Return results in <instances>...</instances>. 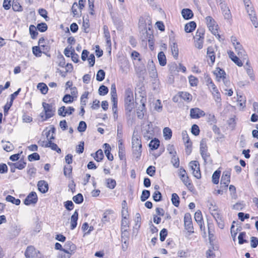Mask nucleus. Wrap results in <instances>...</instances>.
I'll list each match as a JSON object with an SVG mask.
<instances>
[{"mask_svg":"<svg viewBox=\"0 0 258 258\" xmlns=\"http://www.w3.org/2000/svg\"><path fill=\"white\" fill-rule=\"evenodd\" d=\"M12 232L14 236H16L19 235L20 232L21 228L19 226L15 225L12 228Z\"/></svg>","mask_w":258,"mask_h":258,"instance_id":"61","label":"nucleus"},{"mask_svg":"<svg viewBox=\"0 0 258 258\" xmlns=\"http://www.w3.org/2000/svg\"><path fill=\"white\" fill-rule=\"evenodd\" d=\"M32 51L34 55H35L36 56H41L42 51L39 46H33L32 48Z\"/></svg>","mask_w":258,"mask_h":258,"instance_id":"54","label":"nucleus"},{"mask_svg":"<svg viewBox=\"0 0 258 258\" xmlns=\"http://www.w3.org/2000/svg\"><path fill=\"white\" fill-rule=\"evenodd\" d=\"M245 235H246V234H245V232H242L239 233L238 237L239 244H242L243 243L247 242V241L246 240L244 239V238L245 237Z\"/></svg>","mask_w":258,"mask_h":258,"instance_id":"60","label":"nucleus"},{"mask_svg":"<svg viewBox=\"0 0 258 258\" xmlns=\"http://www.w3.org/2000/svg\"><path fill=\"white\" fill-rule=\"evenodd\" d=\"M29 32L31 38L33 39H35L38 34L36 31L35 26L33 25H30L29 27Z\"/></svg>","mask_w":258,"mask_h":258,"instance_id":"36","label":"nucleus"},{"mask_svg":"<svg viewBox=\"0 0 258 258\" xmlns=\"http://www.w3.org/2000/svg\"><path fill=\"white\" fill-rule=\"evenodd\" d=\"M195 219L198 225L200 226L201 229H202L203 224V219L202 213L200 211H197L195 214Z\"/></svg>","mask_w":258,"mask_h":258,"instance_id":"20","label":"nucleus"},{"mask_svg":"<svg viewBox=\"0 0 258 258\" xmlns=\"http://www.w3.org/2000/svg\"><path fill=\"white\" fill-rule=\"evenodd\" d=\"M214 74L218 78L222 79H226V73L225 71L220 68H217L216 69L215 71H214Z\"/></svg>","mask_w":258,"mask_h":258,"instance_id":"27","label":"nucleus"},{"mask_svg":"<svg viewBox=\"0 0 258 258\" xmlns=\"http://www.w3.org/2000/svg\"><path fill=\"white\" fill-rule=\"evenodd\" d=\"M63 249H67L69 250L71 253L73 254L76 249V246L72 242L68 241L64 245V248Z\"/></svg>","mask_w":258,"mask_h":258,"instance_id":"32","label":"nucleus"},{"mask_svg":"<svg viewBox=\"0 0 258 258\" xmlns=\"http://www.w3.org/2000/svg\"><path fill=\"white\" fill-rule=\"evenodd\" d=\"M129 234L127 231H121V241L124 244H126L128 242Z\"/></svg>","mask_w":258,"mask_h":258,"instance_id":"38","label":"nucleus"},{"mask_svg":"<svg viewBox=\"0 0 258 258\" xmlns=\"http://www.w3.org/2000/svg\"><path fill=\"white\" fill-rule=\"evenodd\" d=\"M42 105L43 111L40 114L39 117L41 118V121H43L54 115L55 108L52 104L46 102H43Z\"/></svg>","mask_w":258,"mask_h":258,"instance_id":"1","label":"nucleus"},{"mask_svg":"<svg viewBox=\"0 0 258 258\" xmlns=\"http://www.w3.org/2000/svg\"><path fill=\"white\" fill-rule=\"evenodd\" d=\"M78 219V211L76 210L71 218V229L72 230L74 229L76 227Z\"/></svg>","mask_w":258,"mask_h":258,"instance_id":"19","label":"nucleus"},{"mask_svg":"<svg viewBox=\"0 0 258 258\" xmlns=\"http://www.w3.org/2000/svg\"><path fill=\"white\" fill-rule=\"evenodd\" d=\"M147 68L150 77L156 78L157 76V72L153 60L149 61Z\"/></svg>","mask_w":258,"mask_h":258,"instance_id":"13","label":"nucleus"},{"mask_svg":"<svg viewBox=\"0 0 258 258\" xmlns=\"http://www.w3.org/2000/svg\"><path fill=\"white\" fill-rule=\"evenodd\" d=\"M159 144L160 142L158 139H154L150 142L149 147L152 150H156L159 147Z\"/></svg>","mask_w":258,"mask_h":258,"instance_id":"35","label":"nucleus"},{"mask_svg":"<svg viewBox=\"0 0 258 258\" xmlns=\"http://www.w3.org/2000/svg\"><path fill=\"white\" fill-rule=\"evenodd\" d=\"M6 200L7 202H11V203H12L14 204H15L16 205H17V206L19 205L21 203V201L19 199H16L14 197L10 196V195H8V196H7V197L6 198Z\"/></svg>","mask_w":258,"mask_h":258,"instance_id":"34","label":"nucleus"},{"mask_svg":"<svg viewBox=\"0 0 258 258\" xmlns=\"http://www.w3.org/2000/svg\"><path fill=\"white\" fill-rule=\"evenodd\" d=\"M179 176L184 184L189 189L193 188V185L190 182L188 176H187L185 170L182 167L180 168L179 172Z\"/></svg>","mask_w":258,"mask_h":258,"instance_id":"3","label":"nucleus"},{"mask_svg":"<svg viewBox=\"0 0 258 258\" xmlns=\"http://www.w3.org/2000/svg\"><path fill=\"white\" fill-rule=\"evenodd\" d=\"M171 201L172 204L176 207H178L179 204V198L178 196L175 194H172V198H171Z\"/></svg>","mask_w":258,"mask_h":258,"instance_id":"37","label":"nucleus"},{"mask_svg":"<svg viewBox=\"0 0 258 258\" xmlns=\"http://www.w3.org/2000/svg\"><path fill=\"white\" fill-rule=\"evenodd\" d=\"M181 14L184 19L188 20L194 16L192 11L189 9H183L181 11Z\"/></svg>","mask_w":258,"mask_h":258,"instance_id":"21","label":"nucleus"},{"mask_svg":"<svg viewBox=\"0 0 258 258\" xmlns=\"http://www.w3.org/2000/svg\"><path fill=\"white\" fill-rule=\"evenodd\" d=\"M180 96L185 101H190L192 100V96L186 92H182L180 93Z\"/></svg>","mask_w":258,"mask_h":258,"instance_id":"43","label":"nucleus"},{"mask_svg":"<svg viewBox=\"0 0 258 258\" xmlns=\"http://www.w3.org/2000/svg\"><path fill=\"white\" fill-rule=\"evenodd\" d=\"M72 171V167L71 165L64 166L63 168V174L66 176L70 175Z\"/></svg>","mask_w":258,"mask_h":258,"instance_id":"63","label":"nucleus"},{"mask_svg":"<svg viewBox=\"0 0 258 258\" xmlns=\"http://www.w3.org/2000/svg\"><path fill=\"white\" fill-rule=\"evenodd\" d=\"M107 187L113 189L116 184V181L112 178H108L106 180Z\"/></svg>","mask_w":258,"mask_h":258,"instance_id":"44","label":"nucleus"},{"mask_svg":"<svg viewBox=\"0 0 258 258\" xmlns=\"http://www.w3.org/2000/svg\"><path fill=\"white\" fill-rule=\"evenodd\" d=\"M121 231H127L128 228L129 227V221L127 217H124V218L122 219L121 220Z\"/></svg>","mask_w":258,"mask_h":258,"instance_id":"31","label":"nucleus"},{"mask_svg":"<svg viewBox=\"0 0 258 258\" xmlns=\"http://www.w3.org/2000/svg\"><path fill=\"white\" fill-rule=\"evenodd\" d=\"M124 103H134L133 92L130 88H127L125 91Z\"/></svg>","mask_w":258,"mask_h":258,"instance_id":"14","label":"nucleus"},{"mask_svg":"<svg viewBox=\"0 0 258 258\" xmlns=\"http://www.w3.org/2000/svg\"><path fill=\"white\" fill-rule=\"evenodd\" d=\"M215 218L217 221L218 227L220 229H223L224 227V224L221 219V217L219 214L217 215V217H215Z\"/></svg>","mask_w":258,"mask_h":258,"instance_id":"58","label":"nucleus"},{"mask_svg":"<svg viewBox=\"0 0 258 258\" xmlns=\"http://www.w3.org/2000/svg\"><path fill=\"white\" fill-rule=\"evenodd\" d=\"M104 37L106 40V43L108 45H111V39L110 33L107 26H103Z\"/></svg>","mask_w":258,"mask_h":258,"instance_id":"30","label":"nucleus"},{"mask_svg":"<svg viewBox=\"0 0 258 258\" xmlns=\"http://www.w3.org/2000/svg\"><path fill=\"white\" fill-rule=\"evenodd\" d=\"M250 245L252 248H255L258 245V238L255 237L250 238Z\"/></svg>","mask_w":258,"mask_h":258,"instance_id":"64","label":"nucleus"},{"mask_svg":"<svg viewBox=\"0 0 258 258\" xmlns=\"http://www.w3.org/2000/svg\"><path fill=\"white\" fill-rule=\"evenodd\" d=\"M187 141L185 143L186 146L185 152L187 155H189L191 152V143L189 141V138L188 136L186 137Z\"/></svg>","mask_w":258,"mask_h":258,"instance_id":"39","label":"nucleus"},{"mask_svg":"<svg viewBox=\"0 0 258 258\" xmlns=\"http://www.w3.org/2000/svg\"><path fill=\"white\" fill-rule=\"evenodd\" d=\"M189 166L193 175L197 179H200L201 177V174L199 162L197 161H191L189 164Z\"/></svg>","mask_w":258,"mask_h":258,"instance_id":"5","label":"nucleus"},{"mask_svg":"<svg viewBox=\"0 0 258 258\" xmlns=\"http://www.w3.org/2000/svg\"><path fill=\"white\" fill-rule=\"evenodd\" d=\"M105 73L103 70H99L96 75V80L98 81H102L104 79Z\"/></svg>","mask_w":258,"mask_h":258,"instance_id":"47","label":"nucleus"},{"mask_svg":"<svg viewBox=\"0 0 258 258\" xmlns=\"http://www.w3.org/2000/svg\"><path fill=\"white\" fill-rule=\"evenodd\" d=\"M104 157L103 151L101 149L98 150L95 154V156L94 157V159L97 161H101Z\"/></svg>","mask_w":258,"mask_h":258,"instance_id":"42","label":"nucleus"},{"mask_svg":"<svg viewBox=\"0 0 258 258\" xmlns=\"http://www.w3.org/2000/svg\"><path fill=\"white\" fill-rule=\"evenodd\" d=\"M206 23L209 27L210 31L214 35L218 36L220 37V35L217 34L218 33V25L215 21L214 19L211 16H208L206 18Z\"/></svg>","mask_w":258,"mask_h":258,"instance_id":"4","label":"nucleus"},{"mask_svg":"<svg viewBox=\"0 0 258 258\" xmlns=\"http://www.w3.org/2000/svg\"><path fill=\"white\" fill-rule=\"evenodd\" d=\"M62 252L60 253L58 258H70L72 254L71 252L67 249H62Z\"/></svg>","mask_w":258,"mask_h":258,"instance_id":"41","label":"nucleus"},{"mask_svg":"<svg viewBox=\"0 0 258 258\" xmlns=\"http://www.w3.org/2000/svg\"><path fill=\"white\" fill-rule=\"evenodd\" d=\"M26 165V163L25 162L20 160L18 162L14 163L12 165H14L17 169L21 170L25 168Z\"/></svg>","mask_w":258,"mask_h":258,"instance_id":"51","label":"nucleus"},{"mask_svg":"<svg viewBox=\"0 0 258 258\" xmlns=\"http://www.w3.org/2000/svg\"><path fill=\"white\" fill-rule=\"evenodd\" d=\"M220 176V171H216L214 172L212 175V181L214 184L218 183Z\"/></svg>","mask_w":258,"mask_h":258,"instance_id":"48","label":"nucleus"},{"mask_svg":"<svg viewBox=\"0 0 258 258\" xmlns=\"http://www.w3.org/2000/svg\"><path fill=\"white\" fill-rule=\"evenodd\" d=\"M212 94L217 104L221 105V98L219 91H216L215 92L212 93Z\"/></svg>","mask_w":258,"mask_h":258,"instance_id":"40","label":"nucleus"},{"mask_svg":"<svg viewBox=\"0 0 258 258\" xmlns=\"http://www.w3.org/2000/svg\"><path fill=\"white\" fill-rule=\"evenodd\" d=\"M170 48L174 58L177 59L178 56V48L177 43L173 42L172 44L170 45Z\"/></svg>","mask_w":258,"mask_h":258,"instance_id":"25","label":"nucleus"},{"mask_svg":"<svg viewBox=\"0 0 258 258\" xmlns=\"http://www.w3.org/2000/svg\"><path fill=\"white\" fill-rule=\"evenodd\" d=\"M145 100V99L144 98H142L141 100V103H142V105L140 107H139L137 111V116L140 119L143 118L144 114L146 112Z\"/></svg>","mask_w":258,"mask_h":258,"instance_id":"15","label":"nucleus"},{"mask_svg":"<svg viewBox=\"0 0 258 258\" xmlns=\"http://www.w3.org/2000/svg\"><path fill=\"white\" fill-rule=\"evenodd\" d=\"M125 107L126 113H131L135 107L134 103H125Z\"/></svg>","mask_w":258,"mask_h":258,"instance_id":"55","label":"nucleus"},{"mask_svg":"<svg viewBox=\"0 0 258 258\" xmlns=\"http://www.w3.org/2000/svg\"><path fill=\"white\" fill-rule=\"evenodd\" d=\"M132 148L134 154L137 157H140L141 154L142 144L140 137L135 132H134L132 138Z\"/></svg>","mask_w":258,"mask_h":258,"instance_id":"2","label":"nucleus"},{"mask_svg":"<svg viewBox=\"0 0 258 258\" xmlns=\"http://www.w3.org/2000/svg\"><path fill=\"white\" fill-rule=\"evenodd\" d=\"M37 200L38 198L36 193L34 191H32L26 198L24 203L26 205H30L36 203Z\"/></svg>","mask_w":258,"mask_h":258,"instance_id":"9","label":"nucleus"},{"mask_svg":"<svg viewBox=\"0 0 258 258\" xmlns=\"http://www.w3.org/2000/svg\"><path fill=\"white\" fill-rule=\"evenodd\" d=\"M216 49V47H213L212 46H209L207 48V56L209 58H210L212 64H213L215 62V49Z\"/></svg>","mask_w":258,"mask_h":258,"instance_id":"18","label":"nucleus"},{"mask_svg":"<svg viewBox=\"0 0 258 258\" xmlns=\"http://www.w3.org/2000/svg\"><path fill=\"white\" fill-rule=\"evenodd\" d=\"M39 190L42 193H45L48 191V185L44 180H40L37 184Z\"/></svg>","mask_w":258,"mask_h":258,"instance_id":"17","label":"nucleus"},{"mask_svg":"<svg viewBox=\"0 0 258 258\" xmlns=\"http://www.w3.org/2000/svg\"><path fill=\"white\" fill-rule=\"evenodd\" d=\"M204 31L203 29H198L194 37L195 39H204Z\"/></svg>","mask_w":258,"mask_h":258,"instance_id":"62","label":"nucleus"},{"mask_svg":"<svg viewBox=\"0 0 258 258\" xmlns=\"http://www.w3.org/2000/svg\"><path fill=\"white\" fill-rule=\"evenodd\" d=\"M245 5L247 12L248 14V16L252 24L253 25L255 28H257L258 27V22L257 21L256 14L253 10V8L252 7H249L248 4L246 5V4Z\"/></svg>","mask_w":258,"mask_h":258,"instance_id":"6","label":"nucleus"},{"mask_svg":"<svg viewBox=\"0 0 258 258\" xmlns=\"http://www.w3.org/2000/svg\"><path fill=\"white\" fill-rule=\"evenodd\" d=\"M104 147L105 148L104 153L107 158V159L109 161H112L113 160V156L110 153L111 148L109 144L105 143L104 144Z\"/></svg>","mask_w":258,"mask_h":258,"instance_id":"26","label":"nucleus"},{"mask_svg":"<svg viewBox=\"0 0 258 258\" xmlns=\"http://www.w3.org/2000/svg\"><path fill=\"white\" fill-rule=\"evenodd\" d=\"M73 200L76 204H81L83 202V197L81 194H78L73 198Z\"/></svg>","mask_w":258,"mask_h":258,"instance_id":"52","label":"nucleus"},{"mask_svg":"<svg viewBox=\"0 0 258 258\" xmlns=\"http://www.w3.org/2000/svg\"><path fill=\"white\" fill-rule=\"evenodd\" d=\"M111 101L113 103L112 106V110L114 113L117 111V96H111Z\"/></svg>","mask_w":258,"mask_h":258,"instance_id":"53","label":"nucleus"},{"mask_svg":"<svg viewBox=\"0 0 258 258\" xmlns=\"http://www.w3.org/2000/svg\"><path fill=\"white\" fill-rule=\"evenodd\" d=\"M163 135L165 140H167L170 139L172 137L171 130L168 127H165L163 129Z\"/></svg>","mask_w":258,"mask_h":258,"instance_id":"33","label":"nucleus"},{"mask_svg":"<svg viewBox=\"0 0 258 258\" xmlns=\"http://www.w3.org/2000/svg\"><path fill=\"white\" fill-rule=\"evenodd\" d=\"M37 28L39 31L44 32L47 30V26L45 23H41L37 25Z\"/></svg>","mask_w":258,"mask_h":258,"instance_id":"59","label":"nucleus"},{"mask_svg":"<svg viewBox=\"0 0 258 258\" xmlns=\"http://www.w3.org/2000/svg\"><path fill=\"white\" fill-rule=\"evenodd\" d=\"M158 59L160 66H165L166 64V57L163 51L158 53Z\"/></svg>","mask_w":258,"mask_h":258,"instance_id":"24","label":"nucleus"},{"mask_svg":"<svg viewBox=\"0 0 258 258\" xmlns=\"http://www.w3.org/2000/svg\"><path fill=\"white\" fill-rule=\"evenodd\" d=\"M230 181V173L228 171H224L223 173L220 184H224V189H227L229 183Z\"/></svg>","mask_w":258,"mask_h":258,"instance_id":"10","label":"nucleus"},{"mask_svg":"<svg viewBox=\"0 0 258 258\" xmlns=\"http://www.w3.org/2000/svg\"><path fill=\"white\" fill-rule=\"evenodd\" d=\"M205 115V112L199 108H194L190 109V115L192 118H199Z\"/></svg>","mask_w":258,"mask_h":258,"instance_id":"12","label":"nucleus"},{"mask_svg":"<svg viewBox=\"0 0 258 258\" xmlns=\"http://www.w3.org/2000/svg\"><path fill=\"white\" fill-rule=\"evenodd\" d=\"M37 88L38 89H39V90H40L41 92L43 94H46L47 93L48 87L46 85V84H45L44 83H39L38 84V85H37Z\"/></svg>","mask_w":258,"mask_h":258,"instance_id":"45","label":"nucleus"},{"mask_svg":"<svg viewBox=\"0 0 258 258\" xmlns=\"http://www.w3.org/2000/svg\"><path fill=\"white\" fill-rule=\"evenodd\" d=\"M200 153L203 159L206 161L210 155L208 153L206 139H202L200 142Z\"/></svg>","mask_w":258,"mask_h":258,"instance_id":"7","label":"nucleus"},{"mask_svg":"<svg viewBox=\"0 0 258 258\" xmlns=\"http://www.w3.org/2000/svg\"><path fill=\"white\" fill-rule=\"evenodd\" d=\"M118 155L120 159H122L124 156V148L123 146L122 140L118 141Z\"/></svg>","mask_w":258,"mask_h":258,"instance_id":"29","label":"nucleus"},{"mask_svg":"<svg viewBox=\"0 0 258 258\" xmlns=\"http://www.w3.org/2000/svg\"><path fill=\"white\" fill-rule=\"evenodd\" d=\"M196 22L191 21L185 25L184 30L186 33L191 32L196 29Z\"/></svg>","mask_w":258,"mask_h":258,"instance_id":"23","label":"nucleus"},{"mask_svg":"<svg viewBox=\"0 0 258 258\" xmlns=\"http://www.w3.org/2000/svg\"><path fill=\"white\" fill-rule=\"evenodd\" d=\"M220 9L224 19L228 21L231 20L232 19V14L227 5H222Z\"/></svg>","mask_w":258,"mask_h":258,"instance_id":"11","label":"nucleus"},{"mask_svg":"<svg viewBox=\"0 0 258 258\" xmlns=\"http://www.w3.org/2000/svg\"><path fill=\"white\" fill-rule=\"evenodd\" d=\"M87 128V124L84 121H81L79 122V126L78 127V130L80 132H84L85 131Z\"/></svg>","mask_w":258,"mask_h":258,"instance_id":"57","label":"nucleus"},{"mask_svg":"<svg viewBox=\"0 0 258 258\" xmlns=\"http://www.w3.org/2000/svg\"><path fill=\"white\" fill-rule=\"evenodd\" d=\"M229 55L231 60L236 63L238 66L241 67L243 65V63L239 59V58L235 55L233 52H230L229 53Z\"/></svg>","mask_w":258,"mask_h":258,"instance_id":"28","label":"nucleus"},{"mask_svg":"<svg viewBox=\"0 0 258 258\" xmlns=\"http://www.w3.org/2000/svg\"><path fill=\"white\" fill-rule=\"evenodd\" d=\"M108 92V89L106 86L104 85H101L100 86L98 89V93L100 95L104 96L107 94Z\"/></svg>","mask_w":258,"mask_h":258,"instance_id":"50","label":"nucleus"},{"mask_svg":"<svg viewBox=\"0 0 258 258\" xmlns=\"http://www.w3.org/2000/svg\"><path fill=\"white\" fill-rule=\"evenodd\" d=\"M44 146L45 147L50 148L51 150L55 151L58 153H61V149L59 148H58V147L56 144L52 142L51 141H48L47 143H46Z\"/></svg>","mask_w":258,"mask_h":258,"instance_id":"22","label":"nucleus"},{"mask_svg":"<svg viewBox=\"0 0 258 258\" xmlns=\"http://www.w3.org/2000/svg\"><path fill=\"white\" fill-rule=\"evenodd\" d=\"M184 227L185 228L187 231L189 233H192L194 232V227L192 226V221H186V222H184Z\"/></svg>","mask_w":258,"mask_h":258,"instance_id":"46","label":"nucleus"},{"mask_svg":"<svg viewBox=\"0 0 258 258\" xmlns=\"http://www.w3.org/2000/svg\"><path fill=\"white\" fill-rule=\"evenodd\" d=\"M150 196V191L148 190L144 189L142 191V195L141 196V200L142 202H144L149 198Z\"/></svg>","mask_w":258,"mask_h":258,"instance_id":"49","label":"nucleus"},{"mask_svg":"<svg viewBox=\"0 0 258 258\" xmlns=\"http://www.w3.org/2000/svg\"><path fill=\"white\" fill-rule=\"evenodd\" d=\"M188 79L189 82L191 86H196L198 85L199 81L196 77L191 75L188 77Z\"/></svg>","mask_w":258,"mask_h":258,"instance_id":"56","label":"nucleus"},{"mask_svg":"<svg viewBox=\"0 0 258 258\" xmlns=\"http://www.w3.org/2000/svg\"><path fill=\"white\" fill-rule=\"evenodd\" d=\"M25 255L29 258H40V253L32 246H28L25 252Z\"/></svg>","mask_w":258,"mask_h":258,"instance_id":"8","label":"nucleus"},{"mask_svg":"<svg viewBox=\"0 0 258 258\" xmlns=\"http://www.w3.org/2000/svg\"><path fill=\"white\" fill-rule=\"evenodd\" d=\"M235 49L237 52V54L239 57H243L244 59H246L247 55L245 51L242 48V46L238 42H236V45H235Z\"/></svg>","mask_w":258,"mask_h":258,"instance_id":"16","label":"nucleus"}]
</instances>
